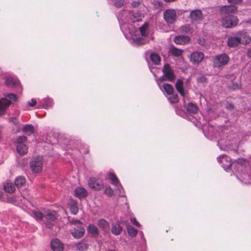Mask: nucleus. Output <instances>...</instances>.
I'll list each match as a JSON object with an SVG mask.
<instances>
[{
    "instance_id": "36",
    "label": "nucleus",
    "mask_w": 251,
    "mask_h": 251,
    "mask_svg": "<svg viewBox=\"0 0 251 251\" xmlns=\"http://www.w3.org/2000/svg\"><path fill=\"white\" fill-rule=\"evenodd\" d=\"M108 178L111 181V183L114 185H117L119 183V180L116 176L112 173H110L108 174Z\"/></svg>"
},
{
    "instance_id": "51",
    "label": "nucleus",
    "mask_w": 251,
    "mask_h": 251,
    "mask_svg": "<svg viewBox=\"0 0 251 251\" xmlns=\"http://www.w3.org/2000/svg\"><path fill=\"white\" fill-rule=\"evenodd\" d=\"M26 140V137L25 136H21L17 139V141H25Z\"/></svg>"
},
{
    "instance_id": "1",
    "label": "nucleus",
    "mask_w": 251,
    "mask_h": 251,
    "mask_svg": "<svg viewBox=\"0 0 251 251\" xmlns=\"http://www.w3.org/2000/svg\"><path fill=\"white\" fill-rule=\"evenodd\" d=\"M120 15L121 21L125 23L140 22L143 18V15L136 10L132 11H124L119 14V17Z\"/></svg>"
},
{
    "instance_id": "54",
    "label": "nucleus",
    "mask_w": 251,
    "mask_h": 251,
    "mask_svg": "<svg viewBox=\"0 0 251 251\" xmlns=\"http://www.w3.org/2000/svg\"><path fill=\"white\" fill-rule=\"evenodd\" d=\"M173 15H174V21L175 18L176 17V12L175 11V10H174Z\"/></svg>"
},
{
    "instance_id": "40",
    "label": "nucleus",
    "mask_w": 251,
    "mask_h": 251,
    "mask_svg": "<svg viewBox=\"0 0 251 251\" xmlns=\"http://www.w3.org/2000/svg\"><path fill=\"white\" fill-rule=\"evenodd\" d=\"M34 217L37 219V220H44V215H43V214L39 211H35L33 213Z\"/></svg>"
},
{
    "instance_id": "53",
    "label": "nucleus",
    "mask_w": 251,
    "mask_h": 251,
    "mask_svg": "<svg viewBox=\"0 0 251 251\" xmlns=\"http://www.w3.org/2000/svg\"><path fill=\"white\" fill-rule=\"evenodd\" d=\"M247 55L248 57L251 58V48L248 49Z\"/></svg>"
},
{
    "instance_id": "34",
    "label": "nucleus",
    "mask_w": 251,
    "mask_h": 251,
    "mask_svg": "<svg viewBox=\"0 0 251 251\" xmlns=\"http://www.w3.org/2000/svg\"><path fill=\"white\" fill-rule=\"evenodd\" d=\"M139 31L143 36H147L149 33V26L146 23L139 28Z\"/></svg>"
},
{
    "instance_id": "6",
    "label": "nucleus",
    "mask_w": 251,
    "mask_h": 251,
    "mask_svg": "<svg viewBox=\"0 0 251 251\" xmlns=\"http://www.w3.org/2000/svg\"><path fill=\"white\" fill-rule=\"evenodd\" d=\"M7 98H2L0 100V115H2L5 110L11 104V100L16 101V96L13 94H9L7 95Z\"/></svg>"
},
{
    "instance_id": "10",
    "label": "nucleus",
    "mask_w": 251,
    "mask_h": 251,
    "mask_svg": "<svg viewBox=\"0 0 251 251\" xmlns=\"http://www.w3.org/2000/svg\"><path fill=\"white\" fill-rule=\"evenodd\" d=\"M89 186L93 190L100 191L103 188L102 181L95 177H91L88 181Z\"/></svg>"
},
{
    "instance_id": "4",
    "label": "nucleus",
    "mask_w": 251,
    "mask_h": 251,
    "mask_svg": "<svg viewBox=\"0 0 251 251\" xmlns=\"http://www.w3.org/2000/svg\"><path fill=\"white\" fill-rule=\"evenodd\" d=\"M43 162L42 156H33L29 163L30 168L32 171L35 173L40 172L43 168Z\"/></svg>"
},
{
    "instance_id": "55",
    "label": "nucleus",
    "mask_w": 251,
    "mask_h": 251,
    "mask_svg": "<svg viewBox=\"0 0 251 251\" xmlns=\"http://www.w3.org/2000/svg\"><path fill=\"white\" fill-rule=\"evenodd\" d=\"M169 53L171 54H173V48L172 47L170 48V49Z\"/></svg>"
},
{
    "instance_id": "24",
    "label": "nucleus",
    "mask_w": 251,
    "mask_h": 251,
    "mask_svg": "<svg viewBox=\"0 0 251 251\" xmlns=\"http://www.w3.org/2000/svg\"><path fill=\"white\" fill-rule=\"evenodd\" d=\"M13 183L6 181L3 184V189L6 192L12 193L15 191V187Z\"/></svg>"
},
{
    "instance_id": "15",
    "label": "nucleus",
    "mask_w": 251,
    "mask_h": 251,
    "mask_svg": "<svg viewBox=\"0 0 251 251\" xmlns=\"http://www.w3.org/2000/svg\"><path fill=\"white\" fill-rule=\"evenodd\" d=\"M238 35L235 37H230L228 38L227 45L230 48H235L241 44L242 38H239Z\"/></svg>"
},
{
    "instance_id": "26",
    "label": "nucleus",
    "mask_w": 251,
    "mask_h": 251,
    "mask_svg": "<svg viewBox=\"0 0 251 251\" xmlns=\"http://www.w3.org/2000/svg\"><path fill=\"white\" fill-rule=\"evenodd\" d=\"M70 210L73 215H76L78 212V208L77 202L75 200H72L69 204Z\"/></svg>"
},
{
    "instance_id": "52",
    "label": "nucleus",
    "mask_w": 251,
    "mask_h": 251,
    "mask_svg": "<svg viewBox=\"0 0 251 251\" xmlns=\"http://www.w3.org/2000/svg\"><path fill=\"white\" fill-rule=\"evenodd\" d=\"M178 101V98L177 94H174V103Z\"/></svg>"
},
{
    "instance_id": "20",
    "label": "nucleus",
    "mask_w": 251,
    "mask_h": 251,
    "mask_svg": "<svg viewBox=\"0 0 251 251\" xmlns=\"http://www.w3.org/2000/svg\"><path fill=\"white\" fill-rule=\"evenodd\" d=\"M75 196L79 199L85 198L87 196V191L82 187H77L75 190Z\"/></svg>"
},
{
    "instance_id": "11",
    "label": "nucleus",
    "mask_w": 251,
    "mask_h": 251,
    "mask_svg": "<svg viewBox=\"0 0 251 251\" xmlns=\"http://www.w3.org/2000/svg\"><path fill=\"white\" fill-rule=\"evenodd\" d=\"M237 11V7L233 5H225L220 8V12L223 15H231V14L235 13Z\"/></svg>"
},
{
    "instance_id": "25",
    "label": "nucleus",
    "mask_w": 251,
    "mask_h": 251,
    "mask_svg": "<svg viewBox=\"0 0 251 251\" xmlns=\"http://www.w3.org/2000/svg\"><path fill=\"white\" fill-rule=\"evenodd\" d=\"M6 84L9 86H17L20 83L19 80L14 77H7L5 81Z\"/></svg>"
},
{
    "instance_id": "47",
    "label": "nucleus",
    "mask_w": 251,
    "mask_h": 251,
    "mask_svg": "<svg viewBox=\"0 0 251 251\" xmlns=\"http://www.w3.org/2000/svg\"><path fill=\"white\" fill-rule=\"evenodd\" d=\"M131 222L136 226L139 227L141 226L140 224L136 220L135 218H134L132 220H131Z\"/></svg>"
},
{
    "instance_id": "41",
    "label": "nucleus",
    "mask_w": 251,
    "mask_h": 251,
    "mask_svg": "<svg viewBox=\"0 0 251 251\" xmlns=\"http://www.w3.org/2000/svg\"><path fill=\"white\" fill-rule=\"evenodd\" d=\"M154 7L155 9L161 10L163 7V3L159 0H156L153 3Z\"/></svg>"
},
{
    "instance_id": "31",
    "label": "nucleus",
    "mask_w": 251,
    "mask_h": 251,
    "mask_svg": "<svg viewBox=\"0 0 251 251\" xmlns=\"http://www.w3.org/2000/svg\"><path fill=\"white\" fill-rule=\"evenodd\" d=\"M23 131L27 135H31L34 132V128L33 125L28 124L23 127Z\"/></svg>"
},
{
    "instance_id": "19",
    "label": "nucleus",
    "mask_w": 251,
    "mask_h": 251,
    "mask_svg": "<svg viewBox=\"0 0 251 251\" xmlns=\"http://www.w3.org/2000/svg\"><path fill=\"white\" fill-rule=\"evenodd\" d=\"M164 19L168 25L173 24V10L167 9L163 14Z\"/></svg>"
},
{
    "instance_id": "46",
    "label": "nucleus",
    "mask_w": 251,
    "mask_h": 251,
    "mask_svg": "<svg viewBox=\"0 0 251 251\" xmlns=\"http://www.w3.org/2000/svg\"><path fill=\"white\" fill-rule=\"evenodd\" d=\"M229 3L237 4L242 2L243 0H227Z\"/></svg>"
},
{
    "instance_id": "18",
    "label": "nucleus",
    "mask_w": 251,
    "mask_h": 251,
    "mask_svg": "<svg viewBox=\"0 0 251 251\" xmlns=\"http://www.w3.org/2000/svg\"><path fill=\"white\" fill-rule=\"evenodd\" d=\"M51 247L53 251H63L64 245L59 240L55 239L51 241Z\"/></svg>"
},
{
    "instance_id": "23",
    "label": "nucleus",
    "mask_w": 251,
    "mask_h": 251,
    "mask_svg": "<svg viewBox=\"0 0 251 251\" xmlns=\"http://www.w3.org/2000/svg\"><path fill=\"white\" fill-rule=\"evenodd\" d=\"M97 225L101 228L102 231L107 232L109 227V223L104 219H100L98 221Z\"/></svg>"
},
{
    "instance_id": "7",
    "label": "nucleus",
    "mask_w": 251,
    "mask_h": 251,
    "mask_svg": "<svg viewBox=\"0 0 251 251\" xmlns=\"http://www.w3.org/2000/svg\"><path fill=\"white\" fill-rule=\"evenodd\" d=\"M163 75L161 76L158 81H173V69L170 64L165 63L162 68Z\"/></svg>"
},
{
    "instance_id": "3",
    "label": "nucleus",
    "mask_w": 251,
    "mask_h": 251,
    "mask_svg": "<svg viewBox=\"0 0 251 251\" xmlns=\"http://www.w3.org/2000/svg\"><path fill=\"white\" fill-rule=\"evenodd\" d=\"M230 57L226 53H222L214 56L212 58L213 66L214 68H220L228 64Z\"/></svg>"
},
{
    "instance_id": "29",
    "label": "nucleus",
    "mask_w": 251,
    "mask_h": 251,
    "mask_svg": "<svg viewBox=\"0 0 251 251\" xmlns=\"http://www.w3.org/2000/svg\"><path fill=\"white\" fill-rule=\"evenodd\" d=\"M131 35L132 36L133 42L135 45H141L145 44L146 43V41L144 38L137 37L136 35L134 36L131 33Z\"/></svg>"
},
{
    "instance_id": "30",
    "label": "nucleus",
    "mask_w": 251,
    "mask_h": 251,
    "mask_svg": "<svg viewBox=\"0 0 251 251\" xmlns=\"http://www.w3.org/2000/svg\"><path fill=\"white\" fill-rule=\"evenodd\" d=\"M88 231L92 234L93 237H97L98 236V229L96 226L94 225H89L87 228Z\"/></svg>"
},
{
    "instance_id": "17",
    "label": "nucleus",
    "mask_w": 251,
    "mask_h": 251,
    "mask_svg": "<svg viewBox=\"0 0 251 251\" xmlns=\"http://www.w3.org/2000/svg\"><path fill=\"white\" fill-rule=\"evenodd\" d=\"M16 150L20 155L25 154L28 151V147L25 142H16Z\"/></svg>"
},
{
    "instance_id": "13",
    "label": "nucleus",
    "mask_w": 251,
    "mask_h": 251,
    "mask_svg": "<svg viewBox=\"0 0 251 251\" xmlns=\"http://www.w3.org/2000/svg\"><path fill=\"white\" fill-rule=\"evenodd\" d=\"M204 57V54L201 51H194L191 54L190 61L194 64H199Z\"/></svg>"
},
{
    "instance_id": "16",
    "label": "nucleus",
    "mask_w": 251,
    "mask_h": 251,
    "mask_svg": "<svg viewBox=\"0 0 251 251\" xmlns=\"http://www.w3.org/2000/svg\"><path fill=\"white\" fill-rule=\"evenodd\" d=\"M217 160L219 163L222 165V166L224 169H229L232 165V163L229 160V158L227 156H222L217 158Z\"/></svg>"
},
{
    "instance_id": "45",
    "label": "nucleus",
    "mask_w": 251,
    "mask_h": 251,
    "mask_svg": "<svg viewBox=\"0 0 251 251\" xmlns=\"http://www.w3.org/2000/svg\"><path fill=\"white\" fill-rule=\"evenodd\" d=\"M197 80L199 82L204 83L207 81L206 78L204 76H201L197 78Z\"/></svg>"
},
{
    "instance_id": "38",
    "label": "nucleus",
    "mask_w": 251,
    "mask_h": 251,
    "mask_svg": "<svg viewBox=\"0 0 251 251\" xmlns=\"http://www.w3.org/2000/svg\"><path fill=\"white\" fill-rule=\"evenodd\" d=\"M43 107L44 108L47 109L50 107H51L53 105V102L51 100L48 99L45 100L42 103Z\"/></svg>"
},
{
    "instance_id": "35",
    "label": "nucleus",
    "mask_w": 251,
    "mask_h": 251,
    "mask_svg": "<svg viewBox=\"0 0 251 251\" xmlns=\"http://www.w3.org/2000/svg\"><path fill=\"white\" fill-rule=\"evenodd\" d=\"M151 61L156 65H158L161 61L160 57L156 53H152L150 55Z\"/></svg>"
},
{
    "instance_id": "12",
    "label": "nucleus",
    "mask_w": 251,
    "mask_h": 251,
    "mask_svg": "<svg viewBox=\"0 0 251 251\" xmlns=\"http://www.w3.org/2000/svg\"><path fill=\"white\" fill-rule=\"evenodd\" d=\"M189 18L192 23H199L202 20V13L200 10H192L190 13Z\"/></svg>"
},
{
    "instance_id": "42",
    "label": "nucleus",
    "mask_w": 251,
    "mask_h": 251,
    "mask_svg": "<svg viewBox=\"0 0 251 251\" xmlns=\"http://www.w3.org/2000/svg\"><path fill=\"white\" fill-rule=\"evenodd\" d=\"M104 193L109 197H111L113 195L114 192L110 186H109L105 188L104 191Z\"/></svg>"
},
{
    "instance_id": "32",
    "label": "nucleus",
    "mask_w": 251,
    "mask_h": 251,
    "mask_svg": "<svg viewBox=\"0 0 251 251\" xmlns=\"http://www.w3.org/2000/svg\"><path fill=\"white\" fill-rule=\"evenodd\" d=\"M126 229L128 234L131 237H135L137 234L138 230L131 225H127Z\"/></svg>"
},
{
    "instance_id": "14",
    "label": "nucleus",
    "mask_w": 251,
    "mask_h": 251,
    "mask_svg": "<svg viewBox=\"0 0 251 251\" xmlns=\"http://www.w3.org/2000/svg\"><path fill=\"white\" fill-rule=\"evenodd\" d=\"M190 41V38L187 35H179L176 36L174 39V42L176 44L184 45L187 44Z\"/></svg>"
},
{
    "instance_id": "48",
    "label": "nucleus",
    "mask_w": 251,
    "mask_h": 251,
    "mask_svg": "<svg viewBox=\"0 0 251 251\" xmlns=\"http://www.w3.org/2000/svg\"><path fill=\"white\" fill-rule=\"evenodd\" d=\"M9 120L10 122H11L15 125H18L19 124V121L14 117L10 118Z\"/></svg>"
},
{
    "instance_id": "5",
    "label": "nucleus",
    "mask_w": 251,
    "mask_h": 251,
    "mask_svg": "<svg viewBox=\"0 0 251 251\" xmlns=\"http://www.w3.org/2000/svg\"><path fill=\"white\" fill-rule=\"evenodd\" d=\"M238 23L237 17L234 15L223 16L222 18V25L225 28H232Z\"/></svg>"
},
{
    "instance_id": "21",
    "label": "nucleus",
    "mask_w": 251,
    "mask_h": 251,
    "mask_svg": "<svg viewBox=\"0 0 251 251\" xmlns=\"http://www.w3.org/2000/svg\"><path fill=\"white\" fill-rule=\"evenodd\" d=\"M123 231V227L120 224L117 223L116 224H113L112 226L111 231L112 233L115 235H120Z\"/></svg>"
},
{
    "instance_id": "44",
    "label": "nucleus",
    "mask_w": 251,
    "mask_h": 251,
    "mask_svg": "<svg viewBox=\"0 0 251 251\" xmlns=\"http://www.w3.org/2000/svg\"><path fill=\"white\" fill-rule=\"evenodd\" d=\"M124 3V0H117L114 2L115 5L118 7H121Z\"/></svg>"
},
{
    "instance_id": "43",
    "label": "nucleus",
    "mask_w": 251,
    "mask_h": 251,
    "mask_svg": "<svg viewBox=\"0 0 251 251\" xmlns=\"http://www.w3.org/2000/svg\"><path fill=\"white\" fill-rule=\"evenodd\" d=\"M190 26L189 25H185L181 27V30L183 32L188 33L190 31Z\"/></svg>"
},
{
    "instance_id": "39",
    "label": "nucleus",
    "mask_w": 251,
    "mask_h": 251,
    "mask_svg": "<svg viewBox=\"0 0 251 251\" xmlns=\"http://www.w3.org/2000/svg\"><path fill=\"white\" fill-rule=\"evenodd\" d=\"M183 52V50L178 49L174 47V56L180 57V58L183 60V57H182Z\"/></svg>"
},
{
    "instance_id": "56",
    "label": "nucleus",
    "mask_w": 251,
    "mask_h": 251,
    "mask_svg": "<svg viewBox=\"0 0 251 251\" xmlns=\"http://www.w3.org/2000/svg\"><path fill=\"white\" fill-rule=\"evenodd\" d=\"M2 196H3L2 192L0 191V199H1L2 198Z\"/></svg>"
},
{
    "instance_id": "28",
    "label": "nucleus",
    "mask_w": 251,
    "mask_h": 251,
    "mask_svg": "<svg viewBox=\"0 0 251 251\" xmlns=\"http://www.w3.org/2000/svg\"><path fill=\"white\" fill-rule=\"evenodd\" d=\"M197 105L192 102L189 103L186 106V110L188 112L192 114L197 113L198 111Z\"/></svg>"
},
{
    "instance_id": "27",
    "label": "nucleus",
    "mask_w": 251,
    "mask_h": 251,
    "mask_svg": "<svg viewBox=\"0 0 251 251\" xmlns=\"http://www.w3.org/2000/svg\"><path fill=\"white\" fill-rule=\"evenodd\" d=\"M176 90L182 96H184L185 92L183 89V82L180 80L178 79L175 85Z\"/></svg>"
},
{
    "instance_id": "22",
    "label": "nucleus",
    "mask_w": 251,
    "mask_h": 251,
    "mask_svg": "<svg viewBox=\"0 0 251 251\" xmlns=\"http://www.w3.org/2000/svg\"><path fill=\"white\" fill-rule=\"evenodd\" d=\"M239 38H242V44H249L251 42V37L246 33L240 32L237 34Z\"/></svg>"
},
{
    "instance_id": "9",
    "label": "nucleus",
    "mask_w": 251,
    "mask_h": 251,
    "mask_svg": "<svg viewBox=\"0 0 251 251\" xmlns=\"http://www.w3.org/2000/svg\"><path fill=\"white\" fill-rule=\"evenodd\" d=\"M44 220H47L46 223V226L49 228H51L53 225L50 222L55 221L58 217L57 214L55 211H48L46 214L44 215Z\"/></svg>"
},
{
    "instance_id": "50",
    "label": "nucleus",
    "mask_w": 251,
    "mask_h": 251,
    "mask_svg": "<svg viewBox=\"0 0 251 251\" xmlns=\"http://www.w3.org/2000/svg\"><path fill=\"white\" fill-rule=\"evenodd\" d=\"M36 103V101L35 100L32 99L30 101L28 102V105L30 106H34Z\"/></svg>"
},
{
    "instance_id": "37",
    "label": "nucleus",
    "mask_w": 251,
    "mask_h": 251,
    "mask_svg": "<svg viewBox=\"0 0 251 251\" xmlns=\"http://www.w3.org/2000/svg\"><path fill=\"white\" fill-rule=\"evenodd\" d=\"M75 247L79 251H85L87 250L88 245L83 242H80L76 244Z\"/></svg>"
},
{
    "instance_id": "33",
    "label": "nucleus",
    "mask_w": 251,
    "mask_h": 251,
    "mask_svg": "<svg viewBox=\"0 0 251 251\" xmlns=\"http://www.w3.org/2000/svg\"><path fill=\"white\" fill-rule=\"evenodd\" d=\"M25 183V179L24 177L19 176L17 177L15 180V185L18 187H22Z\"/></svg>"
},
{
    "instance_id": "8",
    "label": "nucleus",
    "mask_w": 251,
    "mask_h": 251,
    "mask_svg": "<svg viewBox=\"0 0 251 251\" xmlns=\"http://www.w3.org/2000/svg\"><path fill=\"white\" fill-rule=\"evenodd\" d=\"M159 81L157 80V83L162 91L164 95L166 97L171 103H173V86L171 84L164 83L161 87Z\"/></svg>"
},
{
    "instance_id": "2",
    "label": "nucleus",
    "mask_w": 251,
    "mask_h": 251,
    "mask_svg": "<svg viewBox=\"0 0 251 251\" xmlns=\"http://www.w3.org/2000/svg\"><path fill=\"white\" fill-rule=\"evenodd\" d=\"M69 220L71 225L73 226V229L71 230L72 236L75 239H79L83 237L85 230L82 222L77 220Z\"/></svg>"
},
{
    "instance_id": "57",
    "label": "nucleus",
    "mask_w": 251,
    "mask_h": 251,
    "mask_svg": "<svg viewBox=\"0 0 251 251\" xmlns=\"http://www.w3.org/2000/svg\"><path fill=\"white\" fill-rule=\"evenodd\" d=\"M165 2H171L173 0H164Z\"/></svg>"
},
{
    "instance_id": "49",
    "label": "nucleus",
    "mask_w": 251,
    "mask_h": 251,
    "mask_svg": "<svg viewBox=\"0 0 251 251\" xmlns=\"http://www.w3.org/2000/svg\"><path fill=\"white\" fill-rule=\"evenodd\" d=\"M234 105L230 103H228L227 105L226 106V108L228 110H232L234 108Z\"/></svg>"
}]
</instances>
